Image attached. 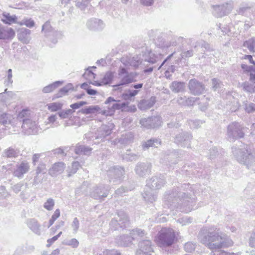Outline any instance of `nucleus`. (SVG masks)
Returning a JSON list of instances; mask_svg holds the SVG:
<instances>
[{"mask_svg":"<svg viewBox=\"0 0 255 255\" xmlns=\"http://www.w3.org/2000/svg\"><path fill=\"white\" fill-rule=\"evenodd\" d=\"M189 184H184L180 187L174 188L171 191H168L165 192L164 196V203L168 208L173 209L177 208L182 212L188 213L191 210L196 208L195 207L196 200L195 195L189 189L190 192L185 189H190Z\"/></svg>","mask_w":255,"mask_h":255,"instance_id":"nucleus-1","label":"nucleus"},{"mask_svg":"<svg viewBox=\"0 0 255 255\" xmlns=\"http://www.w3.org/2000/svg\"><path fill=\"white\" fill-rule=\"evenodd\" d=\"M198 239L202 244L212 250L233 245V242L228 236L214 226L203 228L198 234Z\"/></svg>","mask_w":255,"mask_h":255,"instance_id":"nucleus-2","label":"nucleus"},{"mask_svg":"<svg viewBox=\"0 0 255 255\" xmlns=\"http://www.w3.org/2000/svg\"><path fill=\"white\" fill-rule=\"evenodd\" d=\"M233 154L236 160L245 165L248 168L255 169V154L246 148H232Z\"/></svg>","mask_w":255,"mask_h":255,"instance_id":"nucleus-3","label":"nucleus"},{"mask_svg":"<svg viewBox=\"0 0 255 255\" xmlns=\"http://www.w3.org/2000/svg\"><path fill=\"white\" fill-rule=\"evenodd\" d=\"M247 128L241 123L234 122L230 123L227 128V138L230 141L244 137Z\"/></svg>","mask_w":255,"mask_h":255,"instance_id":"nucleus-4","label":"nucleus"},{"mask_svg":"<svg viewBox=\"0 0 255 255\" xmlns=\"http://www.w3.org/2000/svg\"><path fill=\"white\" fill-rule=\"evenodd\" d=\"M176 240L174 231L168 228L162 229L159 232L156 242L158 247L164 248L171 247Z\"/></svg>","mask_w":255,"mask_h":255,"instance_id":"nucleus-5","label":"nucleus"},{"mask_svg":"<svg viewBox=\"0 0 255 255\" xmlns=\"http://www.w3.org/2000/svg\"><path fill=\"white\" fill-rule=\"evenodd\" d=\"M118 75L120 81L119 83L114 86V87H118L120 86L126 85L136 81L137 74L135 73H129L124 67L120 68L118 71Z\"/></svg>","mask_w":255,"mask_h":255,"instance_id":"nucleus-6","label":"nucleus"},{"mask_svg":"<svg viewBox=\"0 0 255 255\" xmlns=\"http://www.w3.org/2000/svg\"><path fill=\"white\" fill-rule=\"evenodd\" d=\"M234 7V1L229 0L219 5H213V13L217 17H221L229 14Z\"/></svg>","mask_w":255,"mask_h":255,"instance_id":"nucleus-7","label":"nucleus"},{"mask_svg":"<svg viewBox=\"0 0 255 255\" xmlns=\"http://www.w3.org/2000/svg\"><path fill=\"white\" fill-rule=\"evenodd\" d=\"M153 253V245L150 240H142L139 242L136 255H152Z\"/></svg>","mask_w":255,"mask_h":255,"instance_id":"nucleus-8","label":"nucleus"},{"mask_svg":"<svg viewBox=\"0 0 255 255\" xmlns=\"http://www.w3.org/2000/svg\"><path fill=\"white\" fill-rule=\"evenodd\" d=\"M161 117L158 116L142 118L140 120L141 127L147 129L158 128L161 125Z\"/></svg>","mask_w":255,"mask_h":255,"instance_id":"nucleus-9","label":"nucleus"},{"mask_svg":"<svg viewBox=\"0 0 255 255\" xmlns=\"http://www.w3.org/2000/svg\"><path fill=\"white\" fill-rule=\"evenodd\" d=\"M192 138V135L191 133L182 131L176 135L175 142L181 147L190 148Z\"/></svg>","mask_w":255,"mask_h":255,"instance_id":"nucleus-10","label":"nucleus"},{"mask_svg":"<svg viewBox=\"0 0 255 255\" xmlns=\"http://www.w3.org/2000/svg\"><path fill=\"white\" fill-rule=\"evenodd\" d=\"M165 183L164 176H152L146 180V187L156 191L160 189Z\"/></svg>","mask_w":255,"mask_h":255,"instance_id":"nucleus-11","label":"nucleus"},{"mask_svg":"<svg viewBox=\"0 0 255 255\" xmlns=\"http://www.w3.org/2000/svg\"><path fill=\"white\" fill-rule=\"evenodd\" d=\"M188 88L190 93L195 96L203 94L205 89L204 85L195 79H191L189 81Z\"/></svg>","mask_w":255,"mask_h":255,"instance_id":"nucleus-12","label":"nucleus"},{"mask_svg":"<svg viewBox=\"0 0 255 255\" xmlns=\"http://www.w3.org/2000/svg\"><path fill=\"white\" fill-rule=\"evenodd\" d=\"M109 191V186L100 184L94 188L90 194L91 197L95 199H101L108 196Z\"/></svg>","mask_w":255,"mask_h":255,"instance_id":"nucleus-13","label":"nucleus"},{"mask_svg":"<svg viewBox=\"0 0 255 255\" xmlns=\"http://www.w3.org/2000/svg\"><path fill=\"white\" fill-rule=\"evenodd\" d=\"M113 128L112 124H109L108 125H102L98 128L96 133V138L103 141L106 136L111 134Z\"/></svg>","mask_w":255,"mask_h":255,"instance_id":"nucleus-14","label":"nucleus"},{"mask_svg":"<svg viewBox=\"0 0 255 255\" xmlns=\"http://www.w3.org/2000/svg\"><path fill=\"white\" fill-rule=\"evenodd\" d=\"M199 99L197 97L184 96L178 97L177 102L180 105L190 107L193 106Z\"/></svg>","mask_w":255,"mask_h":255,"instance_id":"nucleus-15","label":"nucleus"},{"mask_svg":"<svg viewBox=\"0 0 255 255\" xmlns=\"http://www.w3.org/2000/svg\"><path fill=\"white\" fill-rule=\"evenodd\" d=\"M15 36L14 30L0 25V39H11Z\"/></svg>","mask_w":255,"mask_h":255,"instance_id":"nucleus-16","label":"nucleus"},{"mask_svg":"<svg viewBox=\"0 0 255 255\" xmlns=\"http://www.w3.org/2000/svg\"><path fill=\"white\" fill-rule=\"evenodd\" d=\"M106 104H109V108L112 110L123 109L128 106V102H121L120 101H117L114 98L109 97L105 102Z\"/></svg>","mask_w":255,"mask_h":255,"instance_id":"nucleus-17","label":"nucleus"},{"mask_svg":"<svg viewBox=\"0 0 255 255\" xmlns=\"http://www.w3.org/2000/svg\"><path fill=\"white\" fill-rule=\"evenodd\" d=\"M103 168L107 171L108 175L114 174L115 175H123L125 173L123 167L119 165L108 166L107 165L104 166Z\"/></svg>","mask_w":255,"mask_h":255,"instance_id":"nucleus-18","label":"nucleus"},{"mask_svg":"<svg viewBox=\"0 0 255 255\" xmlns=\"http://www.w3.org/2000/svg\"><path fill=\"white\" fill-rule=\"evenodd\" d=\"M87 27L91 30H100L104 27V24L103 21L97 18H92L89 20L87 22Z\"/></svg>","mask_w":255,"mask_h":255,"instance_id":"nucleus-19","label":"nucleus"},{"mask_svg":"<svg viewBox=\"0 0 255 255\" xmlns=\"http://www.w3.org/2000/svg\"><path fill=\"white\" fill-rule=\"evenodd\" d=\"M151 164L148 163H140L136 165L135 171L137 174L143 175L150 173Z\"/></svg>","mask_w":255,"mask_h":255,"instance_id":"nucleus-20","label":"nucleus"},{"mask_svg":"<svg viewBox=\"0 0 255 255\" xmlns=\"http://www.w3.org/2000/svg\"><path fill=\"white\" fill-rule=\"evenodd\" d=\"M142 195L146 201L150 203H153L157 198L156 192L151 189L150 190L146 187L144 188Z\"/></svg>","mask_w":255,"mask_h":255,"instance_id":"nucleus-21","label":"nucleus"},{"mask_svg":"<svg viewBox=\"0 0 255 255\" xmlns=\"http://www.w3.org/2000/svg\"><path fill=\"white\" fill-rule=\"evenodd\" d=\"M22 128L27 131L29 134H34L36 132L35 123L30 119L24 121Z\"/></svg>","mask_w":255,"mask_h":255,"instance_id":"nucleus-22","label":"nucleus"},{"mask_svg":"<svg viewBox=\"0 0 255 255\" xmlns=\"http://www.w3.org/2000/svg\"><path fill=\"white\" fill-rule=\"evenodd\" d=\"M30 30L26 28L20 29L18 33V39L23 43H28L30 40Z\"/></svg>","mask_w":255,"mask_h":255,"instance_id":"nucleus-23","label":"nucleus"},{"mask_svg":"<svg viewBox=\"0 0 255 255\" xmlns=\"http://www.w3.org/2000/svg\"><path fill=\"white\" fill-rule=\"evenodd\" d=\"M29 170V165L28 162L26 161H23L19 164L17 165V168L14 173L15 175L19 174V175H22L27 173Z\"/></svg>","mask_w":255,"mask_h":255,"instance_id":"nucleus-24","label":"nucleus"},{"mask_svg":"<svg viewBox=\"0 0 255 255\" xmlns=\"http://www.w3.org/2000/svg\"><path fill=\"white\" fill-rule=\"evenodd\" d=\"M73 150L76 154L89 155L91 153L92 148L84 145L78 144Z\"/></svg>","mask_w":255,"mask_h":255,"instance_id":"nucleus-25","label":"nucleus"},{"mask_svg":"<svg viewBox=\"0 0 255 255\" xmlns=\"http://www.w3.org/2000/svg\"><path fill=\"white\" fill-rule=\"evenodd\" d=\"M134 240V237L130 235H123L120 237L118 239V244L119 246L128 247L131 244V242Z\"/></svg>","mask_w":255,"mask_h":255,"instance_id":"nucleus-26","label":"nucleus"},{"mask_svg":"<svg viewBox=\"0 0 255 255\" xmlns=\"http://www.w3.org/2000/svg\"><path fill=\"white\" fill-rule=\"evenodd\" d=\"M28 228L35 234L40 235V225L38 224V222L34 219H29L27 223Z\"/></svg>","mask_w":255,"mask_h":255,"instance_id":"nucleus-27","label":"nucleus"},{"mask_svg":"<svg viewBox=\"0 0 255 255\" xmlns=\"http://www.w3.org/2000/svg\"><path fill=\"white\" fill-rule=\"evenodd\" d=\"M170 88L174 93L182 92L185 88V84L183 82L173 81L170 85Z\"/></svg>","mask_w":255,"mask_h":255,"instance_id":"nucleus-28","label":"nucleus"},{"mask_svg":"<svg viewBox=\"0 0 255 255\" xmlns=\"http://www.w3.org/2000/svg\"><path fill=\"white\" fill-rule=\"evenodd\" d=\"M65 164L63 162L55 163L50 169V173L53 174H60L64 170Z\"/></svg>","mask_w":255,"mask_h":255,"instance_id":"nucleus-29","label":"nucleus"},{"mask_svg":"<svg viewBox=\"0 0 255 255\" xmlns=\"http://www.w3.org/2000/svg\"><path fill=\"white\" fill-rule=\"evenodd\" d=\"M117 219L120 222L122 227L126 228L127 226L128 225V217L124 211L121 210L118 212V217Z\"/></svg>","mask_w":255,"mask_h":255,"instance_id":"nucleus-30","label":"nucleus"},{"mask_svg":"<svg viewBox=\"0 0 255 255\" xmlns=\"http://www.w3.org/2000/svg\"><path fill=\"white\" fill-rule=\"evenodd\" d=\"M14 118L12 115L4 113L0 116V123L6 126L8 125H13L14 124Z\"/></svg>","mask_w":255,"mask_h":255,"instance_id":"nucleus-31","label":"nucleus"},{"mask_svg":"<svg viewBox=\"0 0 255 255\" xmlns=\"http://www.w3.org/2000/svg\"><path fill=\"white\" fill-rule=\"evenodd\" d=\"M160 144V141L156 138H151L142 143V147L144 150H147L149 147H156Z\"/></svg>","mask_w":255,"mask_h":255,"instance_id":"nucleus-32","label":"nucleus"},{"mask_svg":"<svg viewBox=\"0 0 255 255\" xmlns=\"http://www.w3.org/2000/svg\"><path fill=\"white\" fill-rule=\"evenodd\" d=\"M155 97H151L147 100H142L139 103L138 107L141 110H146L151 108L155 104Z\"/></svg>","mask_w":255,"mask_h":255,"instance_id":"nucleus-33","label":"nucleus"},{"mask_svg":"<svg viewBox=\"0 0 255 255\" xmlns=\"http://www.w3.org/2000/svg\"><path fill=\"white\" fill-rule=\"evenodd\" d=\"M144 62H147L151 64L156 63L158 60V57L151 51L146 50L143 55Z\"/></svg>","mask_w":255,"mask_h":255,"instance_id":"nucleus-34","label":"nucleus"},{"mask_svg":"<svg viewBox=\"0 0 255 255\" xmlns=\"http://www.w3.org/2000/svg\"><path fill=\"white\" fill-rule=\"evenodd\" d=\"M139 157V155L138 154L131 153L130 150H128L123 155V159L126 161H133L137 160Z\"/></svg>","mask_w":255,"mask_h":255,"instance_id":"nucleus-35","label":"nucleus"},{"mask_svg":"<svg viewBox=\"0 0 255 255\" xmlns=\"http://www.w3.org/2000/svg\"><path fill=\"white\" fill-rule=\"evenodd\" d=\"M18 150L10 147L4 150L3 156L7 158L16 157L18 156Z\"/></svg>","mask_w":255,"mask_h":255,"instance_id":"nucleus-36","label":"nucleus"},{"mask_svg":"<svg viewBox=\"0 0 255 255\" xmlns=\"http://www.w3.org/2000/svg\"><path fill=\"white\" fill-rule=\"evenodd\" d=\"M133 137L132 134L130 132L123 134L119 139V142L124 145L128 144L132 140Z\"/></svg>","mask_w":255,"mask_h":255,"instance_id":"nucleus-37","label":"nucleus"},{"mask_svg":"<svg viewBox=\"0 0 255 255\" xmlns=\"http://www.w3.org/2000/svg\"><path fill=\"white\" fill-rule=\"evenodd\" d=\"M73 89V85L72 84H68L66 86L60 89L58 92L55 95L56 98L62 97L65 95L70 90Z\"/></svg>","mask_w":255,"mask_h":255,"instance_id":"nucleus-38","label":"nucleus"},{"mask_svg":"<svg viewBox=\"0 0 255 255\" xmlns=\"http://www.w3.org/2000/svg\"><path fill=\"white\" fill-rule=\"evenodd\" d=\"M114 72H107L102 78L101 83L104 85L110 84L114 77Z\"/></svg>","mask_w":255,"mask_h":255,"instance_id":"nucleus-39","label":"nucleus"},{"mask_svg":"<svg viewBox=\"0 0 255 255\" xmlns=\"http://www.w3.org/2000/svg\"><path fill=\"white\" fill-rule=\"evenodd\" d=\"M62 84L61 81H56L43 88L42 92L44 93H48L52 92L56 88Z\"/></svg>","mask_w":255,"mask_h":255,"instance_id":"nucleus-40","label":"nucleus"},{"mask_svg":"<svg viewBox=\"0 0 255 255\" xmlns=\"http://www.w3.org/2000/svg\"><path fill=\"white\" fill-rule=\"evenodd\" d=\"M72 150V149L71 147H60L58 148L52 150L54 154L55 155H61L62 156H66L67 154V152L70 150Z\"/></svg>","mask_w":255,"mask_h":255,"instance_id":"nucleus-41","label":"nucleus"},{"mask_svg":"<svg viewBox=\"0 0 255 255\" xmlns=\"http://www.w3.org/2000/svg\"><path fill=\"white\" fill-rule=\"evenodd\" d=\"M29 115L30 112L29 110H23L17 115V119L20 122H22L23 124H24V121H25V120L29 119Z\"/></svg>","mask_w":255,"mask_h":255,"instance_id":"nucleus-42","label":"nucleus"},{"mask_svg":"<svg viewBox=\"0 0 255 255\" xmlns=\"http://www.w3.org/2000/svg\"><path fill=\"white\" fill-rule=\"evenodd\" d=\"M100 109V108L96 106H89L88 107L82 109L80 110L78 112L81 113L83 114H90L95 113Z\"/></svg>","mask_w":255,"mask_h":255,"instance_id":"nucleus-43","label":"nucleus"},{"mask_svg":"<svg viewBox=\"0 0 255 255\" xmlns=\"http://www.w3.org/2000/svg\"><path fill=\"white\" fill-rule=\"evenodd\" d=\"M243 89L249 93H255V82L251 83L250 82H245L243 85Z\"/></svg>","mask_w":255,"mask_h":255,"instance_id":"nucleus-44","label":"nucleus"},{"mask_svg":"<svg viewBox=\"0 0 255 255\" xmlns=\"http://www.w3.org/2000/svg\"><path fill=\"white\" fill-rule=\"evenodd\" d=\"M244 46L248 48L251 52H254L255 49V37H253L244 43Z\"/></svg>","mask_w":255,"mask_h":255,"instance_id":"nucleus-45","label":"nucleus"},{"mask_svg":"<svg viewBox=\"0 0 255 255\" xmlns=\"http://www.w3.org/2000/svg\"><path fill=\"white\" fill-rule=\"evenodd\" d=\"M130 65L134 67H137L140 65H144L142 64V60H141L138 56H134L132 58L129 59Z\"/></svg>","mask_w":255,"mask_h":255,"instance_id":"nucleus-46","label":"nucleus"},{"mask_svg":"<svg viewBox=\"0 0 255 255\" xmlns=\"http://www.w3.org/2000/svg\"><path fill=\"white\" fill-rule=\"evenodd\" d=\"M2 21L6 24H11L14 22L16 17L14 16H11L9 13H5L3 14Z\"/></svg>","mask_w":255,"mask_h":255,"instance_id":"nucleus-47","label":"nucleus"},{"mask_svg":"<svg viewBox=\"0 0 255 255\" xmlns=\"http://www.w3.org/2000/svg\"><path fill=\"white\" fill-rule=\"evenodd\" d=\"M130 234L131 235V237H134V240H135L137 237L143 238L145 234L144 230L140 229H135L133 230Z\"/></svg>","mask_w":255,"mask_h":255,"instance_id":"nucleus-48","label":"nucleus"},{"mask_svg":"<svg viewBox=\"0 0 255 255\" xmlns=\"http://www.w3.org/2000/svg\"><path fill=\"white\" fill-rule=\"evenodd\" d=\"M110 225L111 228L114 230H118L125 228L121 227L120 222L118 221V219H112L110 223Z\"/></svg>","mask_w":255,"mask_h":255,"instance_id":"nucleus-49","label":"nucleus"},{"mask_svg":"<svg viewBox=\"0 0 255 255\" xmlns=\"http://www.w3.org/2000/svg\"><path fill=\"white\" fill-rule=\"evenodd\" d=\"M251 8V6H249L248 4L243 3L239 7L237 10V12L239 14L244 15L247 12H248Z\"/></svg>","mask_w":255,"mask_h":255,"instance_id":"nucleus-50","label":"nucleus"},{"mask_svg":"<svg viewBox=\"0 0 255 255\" xmlns=\"http://www.w3.org/2000/svg\"><path fill=\"white\" fill-rule=\"evenodd\" d=\"M219 155V153L217 147H213L209 149L208 156L210 159H213Z\"/></svg>","mask_w":255,"mask_h":255,"instance_id":"nucleus-51","label":"nucleus"},{"mask_svg":"<svg viewBox=\"0 0 255 255\" xmlns=\"http://www.w3.org/2000/svg\"><path fill=\"white\" fill-rule=\"evenodd\" d=\"M48 109L51 112H56L61 109L62 104L59 103H52L47 105Z\"/></svg>","mask_w":255,"mask_h":255,"instance_id":"nucleus-52","label":"nucleus"},{"mask_svg":"<svg viewBox=\"0 0 255 255\" xmlns=\"http://www.w3.org/2000/svg\"><path fill=\"white\" fill-rule=\"evenodd\" d=\"M55 205V202L52 198H49L45 202L43 207L45 209L48 211H51L53 209Z\"/></svg>","mask_w":255,"mask_h":255,"instance_id":"nucleus-53","label":"nucleus"},{"mask_svg":"<svg viewBox=\"0 0 255 255\" xmlns=\"http://www.w3.org/2000/svg\"><path fill=\"white\" fill-rule=\"evenodd\" d=\"M12 70L11 69H9L7 71V78L4 81V84L5 85V86L9 87L12 85V82H13L12 80Z\"/></svg>","mask_w":255,"mask_h":255,"instance_id":"nucleus-54","label":"nucleus"},{"mask_svg":"<svg viewBox=\"0 0 255 255\" xmlns=\"http://www.w3.org/2000/svg\"><path fill=\"white\" fill-rule=\"evenodd\" d=\"M100 255H123L121 253L117 250H106Z\"/></svg>","mask_w":255,"mask_h":255,"instance_id":"nucleus-55","label":"nucleus"},{"mask_svg":"<svg viewBox=\"0 0 255 255\" xmlns=\"http://www.w3.org/2000/svg\"><path fill=\"white\" fill-rule=\"evenodd\" d=\"M196 245L192 242H188L184 245V250L186 252L191 253L195 249Z\"/></svg>","mask_w":255,"mask_h":255,"instance_id":"nucleus-56","label":"nucleus"},{"mask_svg":"<svg viewBox=\"0 0 255 255\" xmlns=\"http://www.w3.org/2000/svg\"><path fill=\"white\" fill-rule=\"evenodd\" d=\"M80 223L77 218L75 217L74 218L73 221L71 224V227L73 229V233L76 234L79 228Z\"/></svg>","mask_w":255,"mask_h":255,"instance_id":"nucleus-57","label":"nucleus"},{"mask_svg":"<svg viewBox=\"0 0 255 255\" xmlns=\"http://www.w3.org/2000/svg\"><path fill=\"white\" fill-rule=\"evenodd\" d=\"M81 165L78 161H74L72 162L71 167L70 168L71 174H75Z\"/></svg>","mask_w":255,"mask_h":255,"instance_id":"nucleus-58","label":"nucleus"},{"mask_svg":"<svg viewBox=\"0 0 255 255\" xmlns=\"http://www.w3.org/2000/svg\"><path fill=\"white\" fill-rule=\"evenodd\" d=\"M192 221V218L187 216L179 218L177 220V222L182 226L186 225L187 224L191 223Z\"/></svg>","mask_w":255,"mask_h":255,"instance_id":"nucleus-59","label":"nucleus"},{"mask_svg":"<svg viewBox=\"0 0 255 255\" xmlns=\"http://www.w3.org/2000/svg\"><path fill=\"white\" fill-rule=\"evenodd\" d=\"M202 123V122L200 120H190L189 121V125L191 128H198Z\"/></svg>","mask_w":255,"mask_h":255,"instance_id":"nucleus-60","label":"nucleus"},{"mask_svg":"<svg viewBox=\"0 0 255 255\" xmlns=\"http://www.w3.org/2000/svg\"><path fill=\"white\" fill-rule=\"evenodd\" d=\"M47 169L46 168V165L45 164L40 163L37 167L36 173L37 174H44L46 173Z\"/></svg>","mask_w":255,"mask_h":255,"instance_id":"nucleus-61","label":"nucleus"},{"mask_svg":"<svg viewBox=\"0 0 255 255\" xmlns=\"http://www.w3.org/2000/svg\"><path fill=\"white\" fill-rule=\"evenodd\" d=\"M73 112L72 110L68 109L65 111H62L60 112H59L58 114L61 119H66L68 118V116L72 114Z\"/></svg>","mask_w":255,"mask_h":255,"instance_id":"nucleus-62","label":"nucleus"},{"mask_svg":"<svg viewBox=\"0 0 255 255\" xmlns=\"http://www.w3.org/2000/svg\"><path fill=\"white\" fill-rule=\"evenodd\" d=\"M138 93V90H128L127 93L124 95L125 99H128L131 97H134L136 96Z\"/></svg>","mask_w":255,"mask_h":255,"instance_id":"nucleus-63","label":"nucleus"},{"mask_svg":"<svg viewBox=\"0 0 255 255\" xmlns=\"http://www.w3.org/2000/svg\"><path fill=\"white\" fill-rule=\"evenodd\" d=\"M52 27L50 25L49 21H46L42 26V31L45 33L51 32Z\"/></svg>","mask_w":255,"mask_h":255,"instance_id":"nucleus-64","label":"nucleus"}]
</instances>
